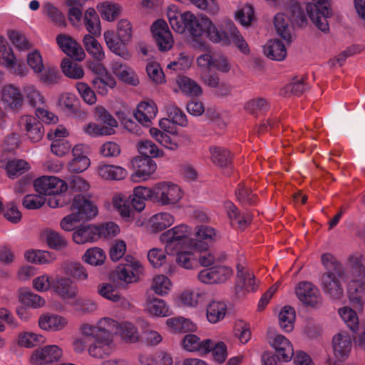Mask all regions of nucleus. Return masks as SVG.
Wrapping results in <instances>:
<instances>
[{"mask_svg":"<svg viewBox=\"0 0 365 365\" xmlns=\"http://www.w3.org/2000/svg\"><path fill=\"white\" fill-rule=\"evenodd\" d=\"M205 24L210 26L206 34L211 41L222 45H230L232 43L243 53H249L250 49L247 42L232 21L225 20L220 29L217 28L212 21H206Z\"/></svg>","mask_w":365,"mask_h":365,"instance_id":"1","label":"nucleus"},{"mask_svg":"<svg viewBox=\"0 0 365 365\" xmlns=\"http://www.w3.org/2000/svg\"><path fill=\"white\" fill-rule=\"evenodd\" d=\"M192 229L185 224H180L163 232L159 237L165 245L168 255H173L179 249L191 245L194 240L190 237Z\"/></svg>","mask_w":365,"mask_h":365,"instance_id":"2","label":"nucleus"},{"mask_svg":"<svg viewBox=\"0 0 365 365\" xmlns=\"http://www.w3.org/2000/svg\"><path fill=\"white\" fill-rule=\"evenodd\" d=\"M182 197L180 187L171 182L163 181L154 185V202L162 206L173 205Z\"/></svg>","mask_w":365,"mask_h":365,"instance_id":"3","label":"nucleus"},{"mask_svg":"<svg viewBox=\"0 0 365 365\" xmlns=\"http://www.w3.org/2000/svg\"><path fill=\"white\" fill-rule=\"evenodd\" d=\"M306 10L312 22L319 30L324 33L329 31L327 19L331 14L328 0H312L307 3Z\"/></svg>","mask_w":365,"mask_h":365,"instance_id":"4","label":"nucleus"},{"mask_svg":"<svg viewBox=\"0 0 365 365\" xmlns=\"http://www.w3.org/2000/svg\"><path fill=\"white\" fill-rule=\"evenodd\" d=\"M346 279L344 269L338 267L335 272H326L322 277V287L329 297L339 299L343 295L342 282Z\"/></svg>","mask_w":365,"mask_h":365,"instance_id":"5","label":"nucleus"},{"mask_svg":"<svg viewBox=\"0 0 365 365\" xmlns=\"http://www.w3.org/2000/svg\"><path fill=\"white\" fill-rule=\"evenodd\" d=\"M123 261L116 267L115 275L126 284L137 282L143 274V265L136 258L130 255H126Z\"/></svg>","mask_w":365,"mask_h":365,"instance_id":"6","label":"nucleus"},{"mask_svg":"<svg viewBox=\"0 0 365 365\" xmlns=\"http://www.w3.org/2000/svg\"><path fill=\"white\" fill-rule=\"evenodd\" d=\"M118 323L109 317L101 319L96 325L82 324L80 326V331L82 336H112L113 333L118 330Z\"/></svg>","mask_w":365,"mask_h":365,"instance_id":"7","label":"nucleus"},{"mask_svg":"<svg viewBox=\"0 0 365 365\" xmlns=\"http://www.w3.org/2000/svg\"><path fill=\"white\" fill-rule=\"evenodd\" d=\"M131 164L135 170L130 176V180L133 182L148 180L157 168L155 161L148 156H137L132 160Z\"/></svg>","mask_w":365,"mask_h":365,"instance_id":"8","label":"nucleus"},{"mask_svg":"<svg viewBox=\"0 0 365 365\" xmlns=\"http://www.w3.org/2000/svg\"><path fill=\"white\" fill-rule=\"evenodd\" d=\"M267 341L276 350L279 359L289 361L294 355L293 346L284 336L275 332L273 329L267 331Z\"/></svg>","mask_w":365,"mask_h":365,"instance_id":"9","label":"nucleus"},{"mask_svg":"<svg viewBox=\"0 0 365 365\" xmlns=\"http://www.w3.org/2000/svg\"><path fill=\"white\" fill-rule=\"evenodd\" d=\"M92 341L88 346V354L96 359H104L111 354L114 349V342L112 336H88Z\"/></svg>","mask_w":365,"mask_h":365,"instance_id":"10","label":"nucleus"},{"mask_svg":"<svg viewBox=\"0 0 365 365\" xmlns=\"http://www.w3.org/2000/svg\"><path fill=\"white\" fill-rule=\"evenodd\" d=\"M71 209L80 221L91 220L98 212L97 206L81 195L74 197Z\"/></svg>","mask_w":365,"mask_h":365,"instance_id":"11","label":"nucleus"},{"mask_svg":"<svg viewBox=\"0 0 365 365\" xmlns=\"http://www.w3.org/2000/svg\"><path fill=\"white\" fill-rule=\"evenodd\" d=\"M36 190L46 195H56L67 189V185L61 180L53 176H43L34 182Z\"/></svg>","mask_w":365,"mask_h":365,"instance_id":"12","label":"nucleus"},{"mask_svg":"<svg viewBox=\"0 0 365 365\" xmlns=\"http://www.w3.org/2000/svg\"><path fill=\"white\" fill-rule=\"evenodd\" d=\"M353 336L346 331L336 334L332 339L334 356L337 361H344L349 355L352 348Z\"/></svg>","mask_w":365,"mask_h":365,"instance_id":"13","label":"nucleus"},{"mask_svg":"<svg viewBox=\"0 0 365 365\" xmlns=\"http://www.w3.org/2000/svg\"><path fill=\"white\" fill-rule=\"evenodd\" d=\"M181 345L185 351L197 352L202 356L211 351L214 345V341L210 339H201L196 334H188L182 338Z\"/></svg>","mask_w":365,"mask_h":365,"instance_id":"14","label":"nucleus"},{"mask_svg":"<svg viewBox=\"0 0 365 365\" xmlns=\"http://www.w3.org/2000/svg\"><path fill=\"white\" fill-rule=\"evenodd\" d=\"M51 289L62 300L68 303L75 299L78 293V288L73 284V281L65 277H61L53 280L51 282Z\"/></svg>","mask_w":365,"mask_h":365,"instance_id":"15","label":"nucleus"},{"mask_svg":"<svg viewBox=\"0 0 365 365\" xmlns=\"http://www.w3.org/2000/svg\"><path fill=\"white\" fill-rule=\"evenodd\" d=\"M348 295L353 307L361 310L365 303V273L356 276L349 283Z\"/></svg>","mask_w":365,"mask_h":365,"instance_id":"16","label":"nucleus"},{"mask_svg":"<svg viewBox=\"0 0 365 365\" xmlns=\"http://www.w3.org/2000/svg\"><path fill=\"white\" fill-rule=\"evenodd\" d=\"M19 125L26 132V135L32 142H38L43 136L42 123L35 116L23 115L19 119Z\"/></svg>","mask_w":365,"mask_h":365,"instance_id":"17","label":"nucleus"},{"mask_svg":"<svg viewBox=\"0 0 365 365\" xmlns=\"http://www.w3.org/2000/svg\"><path fill=\"white\" fill-rule=\"evenodd\" d=\"M181 19L190 34L193 37H200L205 32L207 34L209 29L206 21H212L209 18L205 16L196 17L192 13L186 11L181 14Z\"/></svg>","mask_w":365,"mask_h":365,"instance_id":"18","label":"nucleus"},{"mask_svg":"<svg viewBox=\"0 0 365 365\" xmlns=\"http://www.w3.org/2000/svg\"><path fill=\"white\" fill-rule=\"evenodd\" d=\"M56 42L61 49L68 56L77 61H83L86 53L81 46L72 37L66 34H59Z\"/></svg>","mask_w":365,"mask_h":365,"instance_id":"19","label":"nucleus"},{"mask_svg":"<svg viewBox=\"0 0 365 365\" xmlns=\"http://www.w3.org/2000/svg\"><path fill=\"white\" fill-rule=\"evenodd\" d=\"M295 292L298 299L304 304L314 307L321 302L319 289L309 282H299Z\"/></svg>","mask_w":365,"mask_h":365,"instance_id":"20","label":"nucleus"},{"mask_svg":"<svg viewBox=\"0 0 365 365\" xmlns=\"http://www.w3.org/2000/svg\"><path fill=\"white\" fill-rule=\"evenodd\" d=\"M151 29L160 50L168 51L173 47L174 41L165 21L157 20L153 24Z\"/></svg>","mask_w":365,"mask_h":365,"instance_id":"21","label":"nucleus"},{"mask_svg":"<svg viewBox=\"0 0 365 365\" xmlns=\"http://www.w3.org/2000/svg\"><path fill=\"white\" fill-rule=\"evenodd\" d=\"M197 243L187 245L185 248L179 249L175 255V262L182 268L193 269L197 267V253L196 252Z\"/></svg>","mask_w":365,"mask_h":365,"instance_id":"22","label":"nucleus"},{"mask_svg":"<svg viewBox=\"0 0 365 365\" xmlns=\"http://www.w3.org/2000/svg\"><path fill=\"white\" fill-rule=\"evenodd\" d=\"M61 355V349L58 346H46L34 351L31 356V362L39 365L52 363L59 360Z\"/></svg>","mask_w":365,"mask_h":365,"instance_id":"23","label":"nucleus"},{"mask_svg":"<svg viewBox=\"0 0 365 365\" xmlns=\"http://www.w3.org/2000/svg\"><path fill=\"white\" fill-rule=\"evenodd\" d=\"M1 99L6 107L14 110H19L23 106L21 93L12 85H7L3 88Z\"/></svg>","mask_w":365,"mask_h":365,"instance_id":"24","label":"nucleus"},{"mask_svg":"<svg viewBox=\"0 0 365 365\" xmlns=\"http://www.w3.org/2000/svg\"><path fill=\"white\" fill-rule=\"evenodd\" d=\"M113 73L123 82L137 86L139 84V79L133 68L118 61H113L111 63Z\"/></svg>","mask_w":365,"mask_h":365,"instance_id":"25","label":"nucleus"},{"mask_svg":"<svg viewBox=\"0 0 365 365\" xmlns=\"http://www.w3.org/2000/svg\"><path fill=\"white\" fill-rule=\"evenodd\" d=\"M68 324L67 319L54 314H41L38 319V326L41 329L56 331L63 329Z\"/></svg>","mask_w":365,"mask_h":365,"instance_id":"26","label":"nucleus"},{"mask_svg":"<svg viewBox=\"0 0 365 365\" xmlns=\"http://www.w3.org/2000/svg\"><path fill=\"white\" fill-rule=\"evenodd\" d=\"M105 42L108 48L116 55L124 59H129L130 53L125 47L127 43H123L118 37H115L113 31L108 30L103 34Z\"/></svg>","mask_w":365,"mask_h":365,"instance_id":"27","label":"nucleus"},{"mask_svg":"<svg viewBox=\"0 0 365 365\" xmlns=\"http://www.w3.org/2000/svg\"><path fill=\"white\" fill-rule=\"evenodd\" d=\"M175 222V217L169 212H159L153 215L148 220L149 230L158 233L170 227Z\"/></svg>","mask_w":365,"mask_h":365,"instance_id":"28","label":"nucleus"},{"mask_svg":"<svg viewBox=\"0 0 365 365\" xmlns=\"http://www.w3.org/2000/svg\"><path fill=\"white\" fill-rule=\"evenodd\" d=\"M157 112L158 109L154 102H141L138 105L134 115L140 123L148 126Z\"/></svg>","mask_w":365,"mask_h":365,"instance_id":"29","label":"nucleus"},{"mask_svg":"<svg viewBox=\"0 0 365 365\" xmlns=\"http://www.w3.org/2000/svg\"><path fill=\"white\" fill-rule=\"evenodd\" d=\"M99 237L98 227L92 225L79 227L73 233V239L76 244L94 242Z\"/></svg>","mask_w":365,"mask_h":365,"instance_id":"30","label":"nucleus"},{"mask_svg":"<svg viewBox=\"0 0 365 365\" xmlns=\"http://www.w3.org/2000/svg\"><path fill=\"white\" fill-rule=\"evenodd\" d=\"M166 324L173 333L192 332L197 330V325L194 322L182 317L169 318L166 320Z\"/></svg>","mask_w":365,"mask_h":365,"instance_id":"31","label":"nucleus"},{"mask_svg":"<svg viewBox=\"0 0 365 365\" xmlns=\"http://www.w3.org/2000/svg\"><path fill=\"white\" fill-rule=\"evenodd\" d=\"M264 55L274 61H282L287 56L285 46L279 39L269 41L263 47Z\"/></svg>","mask_w":365,"mask_h":365,"instance_id":"32","label":"nucleus"},{"mask_svg":"<svg viewBox=\"0 0 365 365\" xmlns=\"http://www.w3.org/2000/svg\"><path fill=\"white\" fill-rule=\"evenodd\" d=\"M145 311L153 317H163L170 313V309L163 299L148 297L145 307Z\"/></svg>","mask_w":365,"mask_h":365,"instance_id":"33","label":"nucleus"},{"mask_svg":"<svg viewBox=\"0 0 365 365\" xmlns=\"http://www.w3.org/2000/svg\"><path fill=\"white\" fill-rule=\"evenodd\" d=\"M227 313V305L222 301H212L206 309V317L209 322L215 324L222 320Z\"/></svg>","mask_w":365,"mask_h":365,"instance_id":"34","label":"nucleus"},{"mask_svg":"<svg viewBox=\"0 0 365 365\" xmlns=\"http://www.w3.org/2000/svg\"><path fill=\"white\" fill-rule=\"evenodd\" d=\"M112 204L114 209L125 221H130L134 216V212L130 207L125 197L121 193H115L112 197Z\"/></svg>","mask_w":365,"mask_h":365,"instance_id":"35","label":"nucleus"},{"mask_svg":"<svg viewBox=\"0 0 365 365\" xmlns=\"http://www.w3.org/2000/svg\"><path fill=\"white\" fill-rule=\"evenodd\" d=\"M98 175L105 180H120L123 179L127 172L120 166L100 164L98 166Z\"/></svg>","mask_w":365,"mask_h":365,"instance_id":"36","label":"nucleus"},{"mask_svg":"<svg viewBox=\"0 0 365 365\" xmlns=\"http://www.w3.org/2000/svg\"><path fill=\"white\" fill-rule=\"evenodd\" d=\"M96 36L86 34L83 38V43L86 51L96 61L105 58V53L101 43L95 38Z\"/></svg>","mask_w":365,"mask_h":365,"instance_id":"37","label":"nucleus"},{"mask_svg":"<svg viewBox=\"0 0 365 365\" xmlns=\"http://www.w3.org/2000/svg\"><path fill=\"white\" fill-rule=\"evenodd\" d=\"M84 24L90 35L99 36L101 27L99 16L93 8H88L84 14Z\"/></svg>","mask_w":365,"mask_h":365,"instance_id":"38","label":"nucleus"},{"mask_svg":"<svg viewBox=\"0 0 365 365\" xmlns=\"http://www.w3.org/2000/svg\"><path fill=\"white\" fill-rule=\"evenodd\" d=\"M238 283L247 292H255L257 288L255 276L242 265H237Z\"/></svg>","mask_w":365,"mask_h":365,"instance_id":"39","label":"nucleus"},{"mask_svg":"<svg viewBox=\"0 0 365 365\" xmlns=\"http://www.w3.org/2000/svg\"><path fill=\"white\" fill-rule=\"evenodd\" d=\"M115 334H120L124 341L131 343L137 342L140 337L138 328L129 322L118 324Z\"/></svg>","mask_w":365,"mask_h":365,"instance_id":"40","label":"nucleus"},{"mask_svg":"<svg viewBox=\"0 0 365 365\" xmlns=\"http://www.w3.org/2000/svg\"><path fill=\"white\" fill-rule=\"evenodd\" d=\"M206 293L199 290H185L180 296L182 304L186 307H195L204 302Z\"/></svg>","mask_w":365,"mask_h":365,"instance_id":"41","label":"nucleus"},{"mask_svg":"<svg viewBox=\"0 0 365 365\" xmlns=\"http://www.w3.org/2000/svg\"><path fill=\"white\" fill-rule=\"evenodd\" d=\"M286 12L287 16L289 17V21H291L293 25L301 27L307 24L306 15L299 3L294 2L290 4Z\"/></svg>","mask_w":365,"mask_h":365,"instance_id":"42","label":"nucleus"},{"mask_svg":"<svg viewBox=\"0 0 365 365\" xmlns=\"http://www.w3.org/2000/svg\"><path fill=\"white\" fill-rule=\"evenodd\" d=\"M23 93L29 105L33 107H40L45 103L43 96L34 85H25L23 88Z\"/></svg>","mask_w":365,"mask_h":365,"instance_id":"43","label":"nucleus"},{"mask_svg":"<svg viewBox=\"0 0 365 365\" xmlns=\"http://www.w3.org/2000/svg\"><path fill=\"white\" fill-rule=\"evenodd\" d=\"M288 19L287 14H277L274 16V24L277 33L285 41L291 42V27L289 26Z\"/></svg>","mask_w":365,"mask_h":365,"instance_id":"44","label":"nucleus"},{"mask_svg":"<svg viewBox=\"0 0 365 365\" xmlns=\"http://www.w3.org/2000/svg\"><path fill=\"white\" fill-rule=\"evenodd\" d=\"M65 274L72 277L78 280H86L88 279V272L84 267L79 262H66L62 265Z\"/></svg>","mask_w":365,"mask_h":365,"instance_id":"45","label":"nucleus"},{"mask_svg":"<svg viewBox=\"0 0 365 365\" xmlns=\"http://www.w3.org/2000/svg\"><path fill=\"white\" fill-rule=\"evenodd\" d=\"M294 321V309L289 306L284 307L279 314V323L282 329L285 332L292 331Z\"/></svg>","mask_w":365,"mask_h":365,"instance_id":"46","label":"nucleus"},{"mask_svg":"<svg viewBox=\"0 0 365 365\" xmlns=\"http://www.w3.org/2000/svg\"><path fill=\"white\" fill-rule=\"evenodd\" d=\"M93 115L96 120L104 124V125H102L104 128H111L113 134H114V128L118 126V122L104 107L102 106H96Z\"/></svg>","mask_w":365,"mask_h":365,"instance_id":"47","label":"nucleus"},{"mask_svg":"<svg viewBox=\"0 0 365 365\" xmlns=\"http://www.w3.org/2000/svg\"><path fill=\"white\" fill-rule=\"evenodd\" d=\"M212 162L220 167L227 166L231 160L230 153L222 147L213 146L210 148Z\"/></svg>","mask_w":365,"mask_h":365,"instance_id":"48","label":"nucleus"},{"mask_svg":"<svg viewBox=\"0 0 365 365\" xmlns=\"http://www.w3.org/2000/svg\"><path fill=\"white\" fill-rule=\"evenodd\" d=\"M179 88L185 94L190 96H198L202 93L201 86L194 80L182 76L178 81Z\"/></svg>","mask_w":365,"mask_h":365,"instance_id":"49","label":"nucleus"},{"mask_svg":"<svg viewBox=\"0 0 365 365\" xmlns=\"http://www.w3.org/2000/svg\"><path fill=\"white\" fill-rule=\"evenodd\" d=\"M61 68L63 74L70 78L81 79L84 76V71L82 66L76 63H73L70 59H63Z\"/></svg>","mask_w":365,"mask_h":365,"instance_id":"50","label":"nucleus"},{"mask_svg":"<svg viewBox=\"0 0 365 365\" xmlns=\"http://www.w3.org/2000/svg\"><path fill=\"white\" fill-rule=\"evenodd\" d=\"M93 85L97 92L102 96H105L108 92V88H113L116 82L113 76L108 73L103 76H97L93 78Z\"/></svg>","mask_w":365,"mask_h":365,"instance_id":"51","label":"nucleus"},{"mask_svg":"<svg viewBox=\"0 0 365 365\" xmlns=\"http://www.w3.org/2000/svg\"><path fill=\"white\" fill-rule=\"evenodd\" d=\"M25 257L30 262L40 264H50L55 260L52 253L43 250H29Z\"/></svg>","mask_w":365,"mask_h":365,"instance_id":"52","label":"nucleus"},{"mask_svg":"<svg viewBox=\"0 0 365 365\" xmlns=\"http://www.w3.org/2000/svg\"><path fill=\"white\" fill-rule=\"evenodd\" d=\"M29 169V163L24 160L14 159L8 161L5 170L11 178H15L22 175Z\"/></svg>","mask_w":365,"mask_h":365,"instance_id":"53","label":"nucleus"},{"mask_svg":"<svg viewBox=\"0 0 365 365\" xmlns=\"http://www.w3.org/2000/svg\"><path fill=\"white\" fill-rule=\"evenodd\" d=\"M98 9L101 17L108 21H113L121 11V7L118 4L108 1L98 5Z\"/></svg>","mask_w":365,"mask_h":365,"instance_id":"54","label":"nucleus"},{"mask_svg":"<svg viewBox=\"0 0 365 365\" xmlns=\"http://www.w3.org/2000/svg\"><path fill=\"white\" fill-rule=\"evenodd\" d=\"M39 81L46 86H51L58 83L61 74L56 67L46 66L43 68V71L36 73Z\"/></svg>","mask_w":365,"mask_h":365,"instance_id":"55","label":"nucleus"},{"mask_svg":"<svg viewBox=\"0 0 365 365\" xmlns=\"http://www.w3.org/2000/svg\"><path fill=\"white\" fill-rule=\"evenodd\" d=\"M42 9L43 13L49 17L54 24L58 26H66V24L64 15L51 3H45Z\"/></svg>","mask_w":365,"mask_h":365,"instance_id":"56","label":"nucleus"},{"mask_svg":"<svg viewBox=\"0 0 365 365\" xmlns=\"http://www.w3.org/2000/svg\"><path fill=\"white\" fill-rule=\"evenodd\" d=\"M106 258L104 251L98 247H93L87 250L83 257L85 262L98 266L102 264Z\"/></svg>","mask_w":365,"mask_h":365,"instance_id":"57","label":"nucleus"},{"mask_svg":"<svg viewBox=\"0 0 365 365\" xmlns=\"http://www.w3.org/2000/svg\"><path fill=\"white\" fill-rule=\"evenodd\" d=\"M99 294L104 298L113 302H120L122 306H125L128 302L113 288L111 284H104L98 287Z\"/></svg>","mask_w":365,"mask_h":365,"instance_id":"58","label":"nucleus"},{"mask_svg":"<svg viewBox=\"0 0 365 365\" xmlns=\"http://www.w3.org/2000/svg\"><path fill=\"white\" fill-rule=\"evenodd\" d=\"M172 287L170 280L163 274L155 276L151 284V289L158 295L168 293Z\"/></svg>","mask_w":365,"mask_h":365,"instance_id":"59","label":"nucleus"},{"mask_svg":"<svg viewBox=\"0 0 365 365\" xmlns=\"http://www.w3.org/2000/svg\"><path fill=\"white\" fill-rule=\"evenodd\" d=\"M339 314L347 327L355 331L359 327V318L354 310L349 307H344L339 309Z\"/></svg>","mask_w":365,"mask_h":365,"instance_id":"60","label":"nucleus"},{"mask_svg":"<svg viewBox=\"0 0 365 365\" xmlns=\"http://www.w3.org/2000/svg\"><path fill=\"white\" fill-rule=\"evenodd\" d=\"M20 302L34 309L41 308L45 305V299L37 294L31 292H22L19 295Z\"/></svg>","mask_w":365,"mask_h":365,"instance_id":"61","label":"nucleus"},{"mask_svg":"<svg viewBox=\"0 0 365 365\" xmlns=\"http://www.w3.org/2000/svg\"><path fill=\"white\" fill-rule=\"evenodd\" d=\"M168 116L175 124L185 127L187 125V120L185 113L178 107L173 103L166 106Z\"/></svg>","mask_w":365,"mask_h":365,"instance_id":"62","label":"nucleus"},{"mask_svg":"<svg viewBox=\"0 0 365 365\" xmlns=\"http://www.w3.org/2000/svg\"><path fill=\"white\" fill-rule=\"evenodd\" d=\"M44 341L45 338L42 335L32 332L23 333L19 337V345L26 348L38 346L44 343Z\"/></svg>","mask_w":365,"mask_h":365,"instance_id":"63","label":"nucleus"},{"mask_svg":"<svg viewBox=\"0 0 365 365\" xmlns=\"http://www.w3.org/2000/svg\"><path fill=\"white\" fill-rule=\"evenodd\" d=\"M8 37L13 45L19 51H26L31 47V43L21 32L15 30H9Z\"/></svg>","mask_w":365,"mask_h":365,"instance_id":"64","label":"nucleus"}]
</instances>
